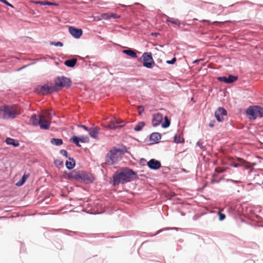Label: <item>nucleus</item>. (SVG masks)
<instances>
[{"instance_id": "f257e3e1", "label": "nucleus", "mask_w": 263, "mask_h": 263, "mask_svg": "<svg viewBox=\"0 0 263 263\" xmlns=\"http://www.w3.org/2000/svg\"><path fill=\"white\" fill-rule=\"evenodd\" d=\"M136 174L133 170L124 167L116 172L112 176V183L114 185L124 184L130 181Z\"/></svg>"}, {"instance_id": "f03ea898", "label": "nucleus", "mask_w": 263, "mask_h": 263, "mask_svg": "<svg viewBox=\"0 0 263 263\" xmlns=\"http://www.w3.org/2000/svg\"><path fill=\"white\" fill-rule=\"evenodd\" d=\"M52 115L51 110H44L41 115L32 116L30 122L34 125H39L41 129H48L50 126Z\"/></svg>"}, {"instance_id": "7ed1b4c3", "label": "nucleus", "mask_w": 263, "mask_h": 263, "mask_svg": "<svg viewBox=\"0 0 263 263\" xmlns=\"http://www.w3.org/2000/svg\"><path fill=\"white\" fill-rule=\"evenodd\" d=\"M21 114V108L17 105H5L0 106V118L3 119H13Z\"/></svg>"}, {"instance_id": "20e7f679", "label": "nucleus", "mask_w": 263, "mask_h": 263, "mask_svg": "<svg viewBox=\"0 0 263 263\" xmlns=\"http://www.w3.org/2000/svg\"><path fill=\"white\" fill-rule=\"evenodd\" d=\"M124 153L123 149L114 147L109 151L106 156V163L109 165H113L121 159Z\"/></svg>"}, {"instance_id": "39448f33", "label": "nucleus", "mask_w": 263, "mask_h": 263, "mask_svg": "<svg viewBox=\"0 0 263 263\" xmlns=\"http://www.w3.org/2000/svg\"><path fill=\"white\" fill-rule=\"evenodd\" d=\"M68 177L70 179L83 181L87 183H91L93 181L92 176L84 171L74 170L69 174Z\"/></svg>"}, {"instance_id": "423d86ee", "label": "nucleus", "mask_w": 263, "mask_h": 263, "mask_svg": "<svg viewBox=\"0 0 263 263\" xmlns=\"http://www.w3.org/2000/svg\"><path fill=\"white\" fill-rule=\"evenodd\" d=\"M35 91L39 94L46 95L57 92V89L53 83L47 82L44 85L37 86L35 88Z\"/></svg>"}, {"instance_id": "0eeeda50", "label": "nucleus", "mask_w": 263, "mask_h": 263, "mask_svg": "<svg viewBox=\"0 0 263 263\" xmlns=\"http://www.w3.org/2000/svg\"><path fill=\"white\" fill-rule=\"evenodd\" d=\"M246 114L250 119L255 120L257 117H263V108L259 106H250L246 110Z\"/></svg>"}, {"instance_id": "6e6552de", "label": "nucleus", "mask_w": 263, "mask_h": 263, "mask_svg": "<svg viewBox=\"0 0 263 263\" xmlns=\"http://www.w3.org/2000/svg\"><path fill=\"white\" fill-rule=\"evenodd\" d=\"M71 84V81L70 79L64 76H61L55 79L53 85L57 92L60 90V88L68 87L70 86Z\"/></svg>"}, {"instance_id": "1a4fd4ad", "label": "nucleus", "mask_w": 263, "mask_h": 263, "mask_svg": "<svg viewBox=\"0 0 263 263\" xmlns=\"http://www.w3.org/2000/svg\"><path fill=\"white\" fill-rule=\"evenodd\" d=\"M143 58V65L147 68H152L155 65V62L153 59L152 53L148 52H145L142 55Z\"/></svg>"}, {"instance_id": "9d476101", "label": "nucleus", "mask_w": 263, "mask_h": 263, "mask_svg": "<svg viewBox=\"0 0 263 263\" xmlns=\"http://www.w3.org/2000/svg\"><path fill=\"white\" fill-rule=\"evenodd\" d=\"M231 165L234 167L243 166L246 169H249L251 167V164L250 162L240 158H237L236 160L231 164Z\"/></svg>"}, {"instance_id": "9b49d317", "label": "nucleus", "mask_w": 263, "mask_h": 263, "mask_svg": "<svg viewBox=\"0 0 263 263\" xmlns=\"http://www.w3.org/2000/svg\"><path fill=\"white\" fill-rule=\"evenodd\" d=\"M227 115V110L222 107H219L215 112V116L218 122L223 121V117L226 116Z\"/></svg>"}, {"instance_id": "f8f14e48", "label": "nucleus", "mask_w": 263, "mask_h": 263, "mask_svg": "<svg viewBox=\"0 0 263 263\" xmlns=\"http://www.w3.org/2000/svg\"><path fill=\"white\" fill-rule=\"evenodd\" d=\"M123 123V121H119L117 120H114L110 121L109 123H107L105 127L108 129H116L121 128L124 125L120 124Z\"/></svg>"}, {"instance_id": "ddd939ff", "label": "nucleus", "mask_w": 263, "mask_h": 263, "mask_svg": "<svg viewBox=\"0 0 263 263\" xmlns=\"http://www.w3.org/2000/svg\"><path fill=\"white\" fill-rule=\"evenodd\" d=\"M70 141L73 143L76 144L78 146H80L79 142L82 143H88L89 139L88 137L81 136L78 137L77 136H73L71 139Z\"/></svg>"}, {"instance_id": "4468645a", "label": "nucleus", "mask_w": 263, "mask_h": 263, "mask_svg": "<svg viewBox=\"0 0 263 263\" xmlns=\"http://www.w3.org/2000/svg\"><path fill=\"white\" fill-rule=\"evenodd\" d=\"M237 79L238 77L237 76H234L232 75H229L228 78L226 77H220L217 78V80L218 81L228 84L235 82Z\"/></svg>"}, {"instance_id": "2eb2a0df", "label": "nucleus", "mask_w": 263, "mask_h": 263, "mask_svg": "<svg viewBox=\"0 0 263 263\" xmlns=\"http://www.w3.org/2000/svg\"><path fill=\"white\" fill-rule=\"evenodd\" d=\"M69 32L72 36L77 39L79 38L83 33L81 29L76 28L71 26L69 27Z\"/></svg>"}, {"instance_id": "dca6fc26", "label": "nucleus", "mask_w": 263, "mask_h": 263, "mask_svg": "<svg viewBox=\"0 0 263 263\" xmlns=\"http://www.w3.org/2000/svg\"><path fill=\"white\" fill-rule=\"evenodd\" d=\"M147 166L151 169L158 170L161 167V165L160 161L152 159L148 161Z\"/></svg>"}, {"instance_id": "f3484780", "label": "nucleus", "mask_w": 263, "mask_h": 263, "mask_svg": "<svg viewBox=\"0 0 263 263\" xmlns=\"http://www.w3.org/2000/svg\"><path fill=\"white\" fill-rule=\"evenodd\" d=\"M100 129L97 126H93L89 128L88 130L89 135L91 137L96 139H99L98 134L100 132Z\"/></svg>"}, {"instance_id": "a211bd4d", "label": "nucleus", "mask_w": 263, "mask_h": 263, "mask_svg": "<svg viewBox=\"0 0 263 263\" xmlns=\"http://www.w3.org/2000/svg\"><path fill=\"white\" fill-rule=\"evenodd\" d=\"M163 116L160 113H157L153 115L152 119V124L154 126L159 125L162 122Z\"/></svg>"}, {"instance_id": "6ab92c4d", "label": "nucleus", "mask_w": 263, "mask_h": 263, "mask_svg": "<svg viewBox=\"0 0 263 263\" xmlns=\"http://www.w3.org/2000/svg\"><path fill=\"white\" fill-rule=\"evenodd\" d=\"M65 164L68 170H71L75 166V161L73 158H69V161H67Z\"/></svg>"}, {"instance_id": "aec40b11", "label": "nucleus", "mask_w": 263, "mask_h": 263, "mask_svg": "<svg viewBox=\"0 0 263 263\" xmlns=\"http://www.w3.org/2000/svg\"><path fill=\"white\" fill-rule=\"evenodd\" d=\"M161 139V135L158 133H154L151 134L150 139L155 142H157Z\"/></svg>"}, {"instance_id": "412c9836", "label": "nucleus", "mask_w": 263, "mask_h": 263, "mask_svg": "<svg viewBox=\"0 0 263 263\" xmlns=\"http://www.w3.org/2000/svg\"><path fill=\"white\" fill-rule=\"evenodd\" d=\"M77 63V59H72L70 60H68L65 61L64 64L68 67H73Z\"/></svg>"}, {"instance_id": "4be33fe9", "label": "nucleus", "mask_w": 263, "mask_h": 263, "mask_svg": "<svg viewBox=\"0 0 263 263\" xmlns=\"http://www.w3.org/2000/svg\"><path fill=\"white\" fill-rule=\"evenodd\" d=\"M123 52L133 58H137V53L132 49H127L123 50Z\"/></svg>"}, {"instance_id": "5701e85b", "label": "nucleus", "mask_w": 263, "mask_h": 263, "mask_svg": "<svg viewBox=\"0 0 263 263\" xmlns=\"http://www.w3.org/2000/svg\"><path fill=\"white\" fill-rule=\"evenodd\" d=\"M6 142L8 145H12L14 146H17L19 145L17 142H15L13 139L10 138H7L6 140Z\"/></svg>"}, {"instance_id": "b1692460", "label": "nucleus", "mask_w": 263, "mask_h": 263, "mask_svg": "<svg viewBox=\"0 0 263 263\" xmlns=\"http://www.w3.org/2000/svg\"><path fill=\"white\" fill-rule=\"evenodd\" d=\"M51 143L55 145L59 146L63 144V141L61 139L52 138L50 141Z\"/></svg>"}, {"instance_id": "393cba45", "label": "nucleus", "mask_w": 263, "mask_h": 263, "mask_svg": "<svg viewBox=\"0 0 263 263\" xmlns=\"http://www.w3.org/2000/svg\"><path fill=\"white\" fill-rule=\"evenodd\" d=\"M28 177V175L24 174L21 180L17 182L16 183V185L18 186L22 185L25 182Z\"/></svg>"}, {"instance_id": "a878e982", "label": "nucleus", "mask_w": 263, "mask_h": 263, "mask_svg": "<svg viewBox=\"0 0 263 263\" xmlns=\"http://www.w3.org/2000/svg\"><path fill=\"white\" fill-rule=\"evenodd\" d=\"M145 125V124L144 122H140L135 127L134 130L136 132L140 131Z\"/></svg>"}, {"instance_id": "bb28decb", "label": "nucleus", "mask_w": 263, "mask_h": 263, "mask_svg": "<svg viewBox=\"0 0 263 263\" xmlns=\"http://www.w3.org/2000/svg\"><path fill=\"white\" fill-rule=\"evenodd\" d=\"M174 142L177 143H182L183 142V139L181 136L176 135L174 137Z\"/></svg>"}, {"instance_id": "cd10ccee", "label": "nucleus", "mask_w": 263, "mask_h": 263, "mask_svg": "<svg viewBox=\"0 0 263 263\" xmlns=\"http://www.w3.org/2000/svg\"><path fill=\"white\" fill-rule=\"evenodd\" d=\"M170 125V121L168 120L167 117L165 116L164 117V123L162 124V126L163 128H167Z\"/></svg>"}, {"instance_id": "c85d7f7f", "label": "nucleus", "mask_w": 263, "mask_h": 263, "mask_svg": "<svg viewBox=\"0 0 263 263\" xmlns=\"http://www.w3.org/2000/svg\"><path fill=\"white\" fill-rule=\"evenodd\" d=\"M167 22H169L171 23L172 24L178 25H179L180 24L179 21L178 20H173L172 18H169L167 20Z\"/></svg>"}, {"instance_id": "c756f323", "label": "nucleus", "mask_w": 263, "mask_h": 263, "mask_svg": "<svg viewBox=\"0 0 263 263\" xmlns=\"http://www.w3.org/2000/svg\"><path fill=\"white\" fill-rule=\"evenodd\" d=\"M101 17L103 19L107 20L110 18V15L109 13H105L101 14Z\"/></svg>"}, {"instance_id": "7c9ffc66", "label": "nucleus", "mask_w": 263, "mask_h": 263, "mask_svg": "<svg viewBox=\"0 0 263 263\" xmlns=\"http://www.w3.org/2000/svg\"><path fill=\"white\" fill-rule=\"evenodd\" d=\"M219 215V219L220 221L224 220L226 218V216L224 214H222L220 211H219L218 213Z\"/></svg>"}, {"instance_id": "2f4dec72", "label": "nucleus", "mask_w": 263, "mask_h": 263, "mask_svg": "<svg viewBox=\"0 0 263 263\" xmlns=\"http://www.w3.org/2000/svg\"><path fill=\"white\" fill-rule=\"evenodd\" d=\"M138 111H139V114L140 115H141L144 110V108L143 107V106H142V105H140V106H138Z\"/></svg>"}, {"instance_id": "473e14b6", "label": "nucleus", "mask_w": 263, "mask_h": 263, "mask_svg": "<svg viewBox=\"0 0 263 263\" xmlns=\"http://www.w3.org/2000/svg\"><path fill=\"white\" fill-rule=\"evenodd\" d=\"M51 44L55 46H60V47H62L63 45V44L61 42H51Z\"/></svg>"}, {"instance_id": "72a5a7b5", "label": "nucleus", "mask_w": 263, "mask_h": 263, "mask_svg": "<svg viewBox=\"0 0 263 263\" xmlns=\"http://www.w3.org/2000/svg\"><path fill=\"white\" fill-rule=\"evenodd\" d=\"M176 58H174L172 60L167 61L166 63L168 64H173L176 62Z\"/></svg>"}, {"instance_id": "f704fd0d", "label": "nucleus", "mask_w": 263, "mask_h": 263, "mask_svg": "<svg viewBox=\"0 0 263 263\" xmlns=\"http://www.w3.org/2000/svg\"><path fill=\"white\" fill-rule=\"evenodd\" d=\"M47 2H43V1H35L34 3L36 4H39L41 5H46Z\"/></svg>"}, {"instance_id": "c9c22d12", "label": "nucleus", "mask_w": 263, "mask_h": 263, "mask_svg": "<svg viewBox=\"0 0 263 263\" xmlns=\"http://www.w3.org/2000/svg\"><path fill=\"white\" fill-rule=\"evenodd\" d=\"M46 5H49V6H59V4H57V3H52V2H47L46 3Z\"/></svg>"}, {"instance_id": "e433bc0d", "label": "nucleus", "mask_w": 263, "mask_h": 263, "mask_svg": "<svg viewBox=\"0 0 263 263\" xmlns=\"http://www.w3.org/2000/svg\"><path fill=\"white\" fill-rule=\"evenodd\" d=\"M215 171L218 173H222L224 171V170H223L222 168H220V167H217L215 168Z\"/></svg>"}, {"instance_id": "4c0bfd02", "label": "nucleus", "mask_w": 263, "mask_h": 263, "mask_svg": "<svg viewBox=\"0 0 263 263\" xmlns=\"http://www.w3.org/2000/svg\"><path fill=\"white\" fill-rule=\"evenodd\" d=\"M60 153L62 155L65 156V157L67 156V151L66 150H64V149L61 150Z\"/></svg>"}, {"instance_id": "58836bf2", "label": "nucleus", "mask_w": 263, "mask_h": 263, "mask_svg": "<svg viewBox=\"0 0 263 263\" xmlns=\"http://www.w3.org/2000/svg\"><path fill=\"white\" fill-rule=\"evenodd\" d=\"M110 18L111 17H113V18H119V16L116 13H110Z\"/></svg>"}, {"instance_id": "ea45409f", "label": "nucleus", "mask_w": 263, "mask_h": 263, "mask_svg": "<svg viewBox=\"0 0 263 263\" xmlns=\"http://www.w3.org/2000/svg\"><path fill=\"white\" fill-rule=\"evenodd\" d=\"M215 123V121L214 120L211 121V122L209 123V126L211 127H213L214 126Z\"/></svg>"}, {"instance_id": "a19ab883", "label": "nucleus", "mask_w": 263, "mask_h": 263, "mask_svg": "<svg viewBox=\"0 0 263 263\" xmlns=\"http://www.w3.org/2000/svg\"><path fill=\"white\" fill-rule=\"evenodd\" d=\"M79 127H81L82 128H83V129H84L85 130H87L88 132V130H89V128L86 127V126L85 125H79Z\"/></svg>"}, {"instance_id": "79ce46f5", "label": "nucleus", "mask_w": 263, "mask_h": 263, "mask_svg": "<svg viewBox=\"0 0 263 263\" xmlns=\"http://www.w3.org/2000/svg\"><path fill=\"white\" fill-rule=\"evenodd\" d=\"M197 145L202 149L204 147L203 145H202V143H201L200 142H198L197 143Z\"/></svg>"}, {"instance_id": "37998d69", "label": "nucleus", "mask_w": 263, "mask_h": 263, "mask_svg": "<svg viewBox=\"0 0 263 263\" xmlns=\"http://www.w3.org/2000/svg\"><path fill=\"white\" fill-rule=\"evenodd\" d=\"M55 163L57 165H62L63 164V162L57 160V161H55Z\"/></svg>"}, {"instance_id": "c03bdc74", "label": "nucleus", "mask_w": 263, "mask_h": 263, "mask_svg": "<svg viewBox=\"0 0 263 263\" xmlns=\"http://www.w3.org/2000/svg\"><path fill=\"white\" fill-rule=\"evenodd\" d=\"M6 3H7V4H5L6 5L9 6H10V7H12V8H13V7H14L13 5H12L11 4H10V3H9V2H8L7 1H6Z\"/></svg>"}, {"instance_id": "a18cd8bd", "label": "nucleus", "mask_w": 263, "mask_h": 263, "mask_svg": "<svg viewBox=\"0 0 263 263\" xmlns=\"http://www.w3.org/2000/svg\"><path fill=\"white\" fill-rule=\"evenodd\" d=\"M6 1V0H0V2H2L4 4H7Z\"/></svg>"}, {"instance_id": "49530a36", "label": "nucleus", "mask_w": 263, "mask_h": 263, "mask_svg": "<svg viewBox=\"0 0 263 263\" xmlns=\"http://www.w3.org/2000/svg\"><path fill=\"white\" fill-rule=\"evenodd\" d=\"M152 34V35H156V34H157V33H153Z\"/></svg>"}, {"instance_id": "de8ad7c7", "label": "nucleus", "mask_w": 263, "mask_h": 263, "mask_svg": "<svg viewBox=\"0 0 263 263\" xmlns=\"http://www.w3.org/2000/svg\"><path fill=\"white\" fill-rule=\"evenodd\" d=\"M218 23V22H214V23Z\"/></svg>"}]
</instances>
